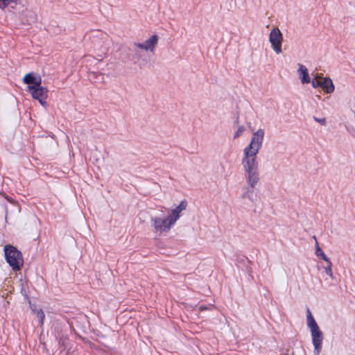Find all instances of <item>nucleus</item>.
Instances as JSON below:
<instances>
[{"instance_id":"11","label":"nucleus","mask_w":355,"mask_h":355,"mask_svg":"<svg viewBox=\"0 0 355 355\" xmlns=\"http://www.w3.org/2000/svg\"><path fill=\"white\" fill-rule=\"evenodd\" d=\"M307 325L310 328L311 332L320 329L316 321L313 317L310 310L307 309Z\"/></svg>"},{"instance_id":"17","label":"nucleus","mask_w":355,"mask_h":355,"mask_svg":"<svg viewBox=\"0 0 355 355\" xmlns=\"http://www.w3.org/2000/svg\"><path fill=\"white\" fill-rule=\"evenodd\" d=\"M36 316L38 319V323L40 325H42L44 324V320L45 318L44 313L43 312L42 309L35 311Z\"/></svg>"},{"instance_id":"9","label":"nucleus","mask_w":355,"mask_h":355,"mask_svg":"<svg viewBox=\"0 0 355 355\" xmlns=\"http://www.w3.org/2000/svg\"><path fill=\"white\" fill-rule=\"evenodd\" d=\"M298 72L300 73V78L303 84L309 83L311 79L309 75L307 68L303 64H299Z\"/></svg>"},{"instance_id":"12","label":"nucleus","mask_w":355,"mask_h":355,"mask_svg":"<svg viewBox=\"0 0 355 355\" xmlns=\"http://www.w3.org/2000/svg\"><path fill=\"white\" fill-rule=\"evenodd\" d=\"M249 186H250L249 187L243 188V189L245 190V192L243 193L242 198H248L251 202H254L255 200L254 198V188L255 186H253V187H252L250 185H249Z\"/></svg>"},{"instance_id":"7","label":"nucleus","mask_w":355,"mask_h":355,"mask_svg":"<svg viewBox=\"0 0 355 355\" xmlns=\"http://www.w3.org/2000/svg\"><path fill=\"white\" fill-rule=\"evenodd\" d=\"M23 82L28 86L39 87L42 84V77L37 73L31 72L24 76Z\"/></svg>"},{"instance_id":"28","label":"nucleus","mask_w":355,"mask_h":355,"mask_svg":"<svg viewBox=\"0 0 355 355\" xmlns=\"http://www.w3.org/2000/svg\"><path fill=\"white\" fill-rule=\"evenodd\" d=\"M354 72H355V69H354Z\"/></svg>"},{"instance_id":"5","label":"nucleus","mask_w":355,"mask_h":355,"mask_svg":"<svg viewBox=\"0 0 355 355\" xmlns=\"http://www.w3.org/2000/svg\"><path fill=\"white\" fill-rule=\"evenodd\" d=\"M269 41L271 46L277 53H282L283 35L278 28H274L270 33Z\"/></svg>"},{"instance_id":"23","label":"nucleus","mask_w":355,"mask_h":355,"mask_svg":"<svg viewBox=\"0 0 355 355\" xmlns=\"http://www.w3.org/2000/svg\"><path fill=\"white\" fill-rule=\"evenodd\" d=\"M134 46L139 49L146 50V47L144 46V42L143 43L135 42V43H134Z\"/></svg>"},{"instance_id":"21","label":"nucleus","mask_w":355,"mask_h":355,"mask_svg":"<svg viewBox=\"0 0 355 355\" xmlns=\"http://www.w3.org/2000/svg\"><path fill=\"white\" fill-rule=\"evenodd\" d=\"M311 85L313 88L321 87V80H317L315 77L311 82Z\"/></svg>"},{"instance_id":"13","label":"nucleus","mask_w":355,"mask_h":355,"mask_svg":"<svg viewBox=\"0 0 355 355\" xmlns=\"http://www.w3.org/2000/svg\"><path fill=\"white\" fill-rule=\"evenodd\" d=\"M180 211L177 207L171 210V214L168 216L171 220V224H175L177 220L180 217Z\"/></svg>"},{"instance_id":"6","label":"nucleus","mask_w":355,"mask_h":355,"mask_svg":"<svg viewBox=\"0 0 355 355\" xmlns=\"http://www.w3.org/2000/svg\"><path fill=\"white\" fill-rule=\"evenodd\" d=\"M312 337V343L314 346V355H319L322 345L323 334L320 329L311 332Z\"/></svg>"},{"instance_id":"26","label":"nucleus","mask_w":355,"mask_h":355,"mask_svg":"<svg viewBox=\"0 0 355 355\" xmlns=\"http://www.w3.org/2000/svg\"><path fill=\"white\" fill-rule=\"evenodd\" d=\"M200 310L203 311L207 309V307L205 305H201L199 308Z\"/></svg>"},{"instance_id":"2","label":"nucleus","mask_w":355,"mask_h":355,"mask_svg":"<svg viewBox=\"0 0 355 355\" xmlns=\"http://www.w3.org/2000/svg\"><path fill=\"white\" fill-rule=\"evenodd\" d=\"M3 250L5 259L8 265L15 271L20 270L24 265V259L21 251L11 245H6Z\"/></svg>"},{"instance_id":"24","label":"nucleus","mask_w":355,"mask_h":355,"mask_svg":"<svg viewBox=\"0 0 355 355\" xmlns=\"http://www.w3.org/2000/svg\"><path fill=\"white\" fill-rule=\"evenodd\" d=\"M65 339H66V338H64L63 336H61V337L60 338V339H59V341H58L59 344H60V345H64V340H65Z\"/></svg>"},{"instance_id":"15","label":"nucleus","mask_w":355,"mask_h":355,"mask_svg":"<svg viewBox=\"0 0 355 355\" xmlns=\"http://www.w3.org/2000/svg\"><path fill=\"white\" fill-rule=\"evenodd\" d=\"M20 0H0V9H6L10 4H19Z\"/></svg>"},{"instance_id":"10","label":"nucleus","mask_w":355,"mask_h":355,"mask_svg":"<svg viewBox=\"0 0 355 355\" xmlns=\"http://www.w3.org/2000/svg\"><path fill=\"white\" fill-rule=\"evenodd\" d=\"M158 42V36L157 35H152L148 40H146L144 44L146 51H153L155 47Z\"/></svg>"},{"instance_id":"22","label":"nucleus","mask_w":355,"mask_h":355,"mask_svg":"<svg viewBox=\"0 0 355 355\" xmlns=\"http://www.w3.org/2000/svg\"><path fill=\"white\" fill-rule=\"evenodd\" d=\"M313 119L320 123L322 125H326L327 121L325 118H317L315 116H313Z\"/></svg>"},{"instance_id":"25","label":"nucleus","mask_w":355,"mask_h":355,"mask_svg":"<svg viewBox=\"0 0 355 355\" xmlns=\"http://www.w3.org/2000/svg\"><path fill=\"white\" fill-rule=\"evenodd\" d=\"M135 57H134V59L135 58H139L141 57V55L139 54V53L137 52V50H135Z\"/></svg>"},{"instance_id":"3","label":"nucleus","mask_w":355,"mask_h":355,"mask_svg":"<svg viewBox=\"0 0 355 355\" xmlns=\"http://www.w3.org/2000/svg\"><path fill=\"white\" fill-rule=\"evenodd\" d=\"M28 91L33 98L36 99L42 106H47L46 99L48 96V89L40 85L39 87L28 86Z\"/></svg>"},{"instance_id":"4","label":"nucleus","mask_w":355,"mask_h":355,"mask_svg":"<svg viewBox=\"0 0 355 355\" xmlns=\"http://www.w3.org/2000/svg\"><path fill=\"white\" fill-rule=\"evenodd\" d=\"M150 222L155 231L160 233L169 231L171 227L174 225V224H171V220L168 216L164 218L151 217Z\"/></svg>"},{"instance_id":"14","label":"nucleus","mask_w":355,"mask_h":355,"mask_svg":"<svg viewBox=\"0 0 355 355\" xmlns=\"http://www.w3.org/2000/svg\"><path fill=\"white\" fill-rule=\"evenodd\" d=\"M315 255L318 257H320L322 260H324L325 262H329V259L327 257V255L323 252L322 249L320 248L318 242H315Z\"/></svg>"},{"instance_id":"20","label":"nucleus","mask_w":355,"mask_h":355,"mask_svg":"<svg viewBox=\"0 0 355 355\" xmlns=\"http://www.w3.org/2000/svg\"><path fill=\"white\" fill-rule=\"evenodd\" d=\"M187 202L184 200L180 202V203L179 204L178 206H177L176 207L178 208V209H179L180 211L186 209L187 208Z\"/></svg>"},{"instance_id":"19","label":"nucleus","mask_w":355,"mask_h":355,"mask_svg":"<svg viewBox=\"0 0 355 355\" xmlns=\"http://www.w3.org/2000/svg\"><path fill=\"white\" fill-rule=\"evenodd\" d=\"M245 131V128L243 126H239L238 130L236 131L234 135V138H238L242 135L243 132Z\"/></svg>"},{"instance_id":"8","label":"nucleus","mask_w":355,"mask_h":355,"mask_svg":"<svg viewBox=\"0 0 355 355\" xmlns=\"http://www.w3.org/2000/svg\"><path fill=\"white\" fill-rule=\"evenodd\" d=\"M321 88L326 94H331L335 89L333 81L329 77H325L321 80Z\"/></svg>"},{"instance_id":"27","label":"nucleus","mask_w":355,"mask_h":355,"mask_svg":"<svg viewBox=\"0 0 355 355\" xmlns=\"http://www.w3.org/2000/svg\"><path fill=\"white\" fill-rule=\"evenodd\" d=\"M24 297H25V298H26V300H28L30 302L29 297H28V295L26 293H24Z\"/></svg>"},{"instance_id":"16","label":"nucleus","mask_w":355,"mask_h":355,"mask_svg":"<svg viewBox=\"0 0 355 355\" xmlns=\"http://www.w3.org/2000/svg\"><path fill=\"white\" fill-rule=\"evenodd\" d=\"M250 263V261L245 257L238 258V259H237L238 266H239V264H242L244 267H245L246 270L249 269Z\"/></svg>"},{"instance_id":"1","label":"nucleus","mask_w":355,"mask_h":355,"mask_svg":"<svg viewBox=\"0 0 355 355\" xmlns=\"http://www.w3.org/2000/svg\"><path fill=\"white\" fill-rule=\"evenodd\" d=\"M265 132L259 129L252 134L249 145L243 150V157L241 164L245 174V178L249 185L255 186L259 180V164L257 155L262 146Z\"/></svg>"},{"instance_id":"18","label":"nucleus","mask_w":355,"mask_h":355,"mask_svg":"<svg viewBox=\"0 0 355 355\" xmlns=\"http://www.w3.org/2000/svg\"><path fill=\"white\" fill-rule=\"evenodd\" d=\"M327 263V266L324 268V272L325 273L329 276L331 279H334V275L332 272V263L329 260V262H326Z\"/></svg>"}]
</instances>
